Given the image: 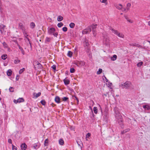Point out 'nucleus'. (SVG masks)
<instances>
[{
	"label": "nucleus",
	"instance_id": "obj_35",
	"mask_svg": "<svg viewBox=\"0 0 150 150\" xmlns=\"http://www.w3.org/2000/svg\"><path fill=\"white\" fill-rule=\"evenodd\" d=\"M102 69H98V71H97V74H100L102 72Z\"/></svg>",
	"mask_w": 150,
	"mask_h": 150
},
{
	"label": "nucleus",
	"instance_id": "obj_16",
	"mask_svg": "<svg viewBox=\"0 0 150 150\" xmlns=\"http://www.w3.org/2000/svg\"><path fill=\"white\" fill-rule=\"evenodd\" d=\"M59 144L63 145L64 144V142L62 139H60L59 140Z\"/></svg>",
	"mask_w": 150,
	"mask_h": 150
},
{
	"label": "nucleus",
	"instance_id": "obj_18",
	"mask_svg": "<svg viewBox=\"0 0 150 150\" xmlns=\"http://www.w3.org/2000/svg\"><path fill=\"white\" fill-rule=\"evenodd\" d=\"M24 101V99L22 98H19L17 100L16 103H21Z\"/></svg>",
	"mask_w": 150,
	"mask_h": 150
},
{
	"label": "nucleus",
	"instance_id": "obj_33",
	"mask_svg": "<svg viewBox=\"0 0 150 150\" xmlns=\"http://www.w3.org/2000/svg\"><path fill=\"white\" fill-rule=\"evenodd\" d=\"M77 143L79 146H80L81 144H82V142L80 140H78L77 141Z\"/></svg>",
	"mask_w": 150,
	"mask_h": 150
},
{
	"label": "nucleus",
	"instance_id": "obj_5",
	"mask_svg": "<svg viewBox=\"0 0 150 150\" xmlns=\"http://www.w3.org/2000/svg\"><path fill=\"white\" fill-rule=\"evenodd\" d=\"M6 27L5 25L3 24L0 25V31L2 34H4L6 31L4 30V28Z\"/></svg>",
	"mask_w": 150,
	"mask_h": 150
},
{
	"label": "nucleus",
	"instance_id": "obj_3",
	"mask_svg": "<svg viewBox=\"0 0 150 150\" xmlns=\"http://www.w3.org/2000/svg\"><path fill=\"white\" fill-rule=\"evenodd\" d=\"M110 30H112L115 34L117 35L118 37L122 38H124V35L122 33H120L117 30H114L111 28H110Z\"/></svg>",
	"mask_w": 150,
	"mask_h": 150
},
{
	"label": "nucleus",
	"instance_id": "obj_45",
	"mask_svg": "<svg viewBox=\"0 0 150 150\" xmlns=\"http://www.w3.org/2000/svg\"><path fill=\"white\" fill-rule=\"evenodd\" d=\"M62 30L64 32H66L67 30V28L66 27H64L62 28Z\"/></svg>",
	"mask_w": 150,
	"mask_h": 150
},
{
	"label": "nucleus",
	"instance_id": "obj_62",
	"mask_svg": "<svg viewBox=\"0 0 150 150\" xmlns=\"http://www.w3.org/2000/svg\"><path fill=\"white\" fill-rule=\"evenodd\" d=\"M106 41L107 42H108V41H109V40H108V39L107 38H106Z\"/></svg>",
	"mask_w": 150,
	"mask_h": 150
},
{
	"label": "nucleus",
	"instance_id": "obj_53",
	"mask_svg": "<svg viewBox=\"0 0 150 150\" xmlns=\"http://www.w3.org/2000/svg\"><path fill=\"white\" fill-rule=\"evenodd\" d=\"M121 10H122V11H125L126 12H127V11H126V9L125 8H122Z\"/></svg>",
	"mask_w": 150,
	"mask_h": 150
},
{
	"label": "nucleus",
	"instance_id": "obj_38",
	"mask_svg": "<svg viewBox=\"0 0 150 150\" xmlns=\"http://www.w3.org/2000/svg\"><path fill=\"white\" fill-rule=\"evenodd\" d=\"M48 139H46L45 140L44 145L45 146H47L48 145Z\"/></svg>",
	"mask_w": 150,
	"mask_h": 150
},
{
	"label": "nucleus",
	"instance_id": "obj_12",
	"mask_svg": "<svg viewBox=\"0 0 150 150\" xmlns=\"http://www.w3.org/2000/svg\"><path fill=\"white\" fill-rule=\"evenodd\" d=\"M17 45L18 46L19 49L21 51L22 54L23 55L25 54V51L23 49V48L21 46H20V45L18 44V43L17 44Z\"/></svg>",
	"mask_w": 150,
	"mask_h": 150
},
{
	"label": "nucleus",
	"instance_id": "obj_40",
	"mask_svg": "<svg viewBox=\"0 0 150 150\" xmlns=\"http://www.w3.org/2000/svg\"><path fill=\"white\" fill-rule=\"evenodd\" d=\"M142 64H143L142 62H139L138 63H137V66L138 67H140L142 65Z\"/></svg>",
	"mask_w": 150,
	"mask_h": 150
},
{
	"label": "nucleus",
	"instance_id": "obj_47",
	"mask_svg": "<svg viewBox=\"0 0 150 150\" xmlns=\"http://www.w3.org/2000/svg\"><path fill=\"white\" fill-rule=\"evenodd\" d=\"M68 99L69 98L67 97H64L62 98L63 100L64 101H66L68 100Z\"/></svg>",
	"mask_w": 150,
	"mask_h": 150
},
{
	"label": "nucleus",
	"instance_id": "obj_29",
	"mask_svg": "<svg viewBox=\"0 0 150 150\" xmlns=\"http://www.w3.org/2000/svg\"><path fill=\"white\" fill-rule=\"evenodd\" d=\"M72 52L71 51H69L68 52L67 55L69 57H71L72 56Z\"/></svg>",
	"mask_w": 150,
	"mask_h": 150
},
{
	"label": "nucleus",
	"instance_id": "obj_14",
	"mask_svg": "<svg viewBox=\"0 0 150 150\" xmlns=\"http://www.w3.org/2000/svg\"><path fill=\"white\" fill-rule=\"evenodd\" d=\"M129 45L130 46H135L136 47H141V46L140 45H139L138 44H136V43H130Z\"/></svg>",
	"mask_w": 150,
	"mask_h": 150
},
{
	"label": "nucleus",
	"instance_id": "obj_56",
	"mask_svg": "<svg viewBox=\"0 0 150 150\" xmlns=\"http://www.w3.org/2000/svg\"><path fill=\"white\" fill-rule=\"evenodd\" d=\"M8 142L10 144L12 143V140L11 139H9L8 140Z\"/></svg>",
	"mask_w": 150,
	"mask_h": 150
},
{
	"label": "nucleus",
	"instance_id": "obj_1",
	"mask_svg": "<svg viewBox=\"0 0 150 150\" xmlns=\"http://www.w3.org/2000/svg\"><path fill=\"white\" fill-rule=\"evenodd\" d=\"M115 112V117L116 118L119 120L118 122L121 126V127L123 128V125L122 124V116L121 114L119 112L118 109L117 107H115L114 108Z\"/></svg>",
	"mask_w": 150,
	"mask_h": 150
},
{
	"label": "nucleus",
	"instance_id": "obj_37",
	"mask_svg": "<svg viewBox=\"0 0 150 150\" xmlns=\"http://www.w3.org/2000/svg\"><path fill=\"white\" fill-rule=\"evenodd\" d=\"M3 46L4 48H7L8 47V45L5 42L3 43Z\"/></svg>",
	"mask_w": 150,
	"mask_h": 150
},
{
	"label": "nucleus",
	"instance_id": "obj_30",
	"mask_svg": "<svg viewBox=\"0 0 150 150\" xmlns=\"http://www.w3.org/2000/svg\"><path fill=\"white\" fill-rule=\"evenodd\" d=\"M100 2L102 3H104L106 5L108 4L107 1V0H100Z\"/></svg>",
	"mask_w": 150,
	"mask_h": 150
},
{
	"label": "nucleus",
	"instance_id": "obj_32",
	"mask_svg": "<svg viewBox=\"0 0 150 150\" xmlns=\"http://www.w3.org/2000/svg\"><path fill=\"white\" fill-rule=\"evenodd\" d=\"M30 26L31 28H33L35 27V25L34 23L31 22L30 24Z\"/></svg>",
	"mask_w": 150,
	"mask_h": 150
},
{
	"label": "nucleus",
	"instance_id": "obj_51",
	"mask_svg": "<svg viewBox=\"0 0 150 150\" xmlns=\"http://www.w3.org/2000/svg\"><path fill=\"white\" fill-rule=\"evenodd\" d=\"M52 68L54 70H55L56 69V65H53L52 67Z\"/></svg>",
	"mask_w": 150,
	"mask_h": 150
},
{
	"label": "nucleus",
	"instance_id": "obj_21",
	"mask_svg": "<svg viewBox=\"0 0 150 150\" xmlns=\"http://www.w3.org/2000/svg\"><path fill=\"white\" fill-rule=\"evenodd\" d=\"M130 129L129 128L127 129H126L122 131L121 132L122 134H123L128 132H129L130 130Z\"/></svg>",
	"mask_w": 150,
	"mask_h": 150
},
{
	"label": "nucleus",
	"instance_id": "obj_50",
	"mask_svg": "<svg viewBox=\"0 0 150 150\" xmlns=\"http://www.w3.org/2000/svg\"><path fill=\"white\" fill-rule=\"evenodd\" d=\"M12 150H16L17 147L13 145H12Z\"/></svg>",
	"mask_w": 150,
	"mask_h": 150
},
{
	"label": "nucleus",
	"instance_id": "obj_28",
	"mask_svg": "<svg viewBox=\"0 0 150 150\" xmlns=\"http://www.w3.org/2000/svg\"><path fill=\"white\" fill-rule=\"evenodd\" d=\"M93 111L94 112V113L95 114H97L98 113V108H97L96 107H95L93 108Z\"/></svg>",
	"mask_w": 150,
	"mask_h": 150
},
{
	"label": "nucleus",
	"instance_id": "obj_59",
	"mask_svg": "<svg viewBox=\"0 0 150 150\" xmlns=\"http://www.w3.org/2000/svg\"><path fill=\"white\" fill-rule=\"evenodd\" d=\"M91 110L92 113V115H93V117H94V114L93 113V110H92V108H91Z\"/></svg>",
	"mask_w": 150,
	"mask_h": 150
},
{
	"label": "nucleus",
	"instance_id": "obj_44",
	"mask_svg": "<svg viewBox=\"0 0 150 150\" xmlns=\"http://www.w3.org/2000/svg\"><path fill=\"white\" fill-rule=\"evenodd\" d=\"M41 103L42 104V105H44L45 104V100H42L41 102Z\"/></svg>",
	"mask_w": 150,
	"mask_h": 150
},
{
	"label": "nucleus",
	"instance_id": "obj_41",
	"mask_svg": "<svg viewBox=\"0 0 150 150\" xmlns=\"http://www.w3.org/2000/svg\"><path fill=\"white\" fill-rule=\"evenodd\" d=\"M25 70V69L24 68H23V69H20L19 71V74H21L22 72H23Z\"/></svg>",
	"mask_w": 150,
	"mask_h": 150
},
{
	"label": "nucleus",
	"instance_id": "obj_49",
	"mask_svg": "<svg viewBox=\"0 0 150 150\" xmlns=\"http://www.w3.org/2000/svg\"><path fill=\"white\" fill-rule=\"evenodd\" d=\"M93 35L94 36H96V32L95 30H92Z\"/></svg>",
	"mask_w": 150,
	"mask_h": 150
},
{
	"label": "nucleus",
	"instance_id": "obj_57",
	"mask_svg": "<svg viewBox=\"0 0 150 150\" xmlns=\"http://www.w3.org/2000/svg\"><path fill=\"white\" fill-rule=\"evenodd\" d=\"M131 6V4L130 3H128L127 4V7H130Z\"/></svg>",
	"mask_w": 150,
	"mask_h": 150
},
{
	"label": "nucleus",
	"instance_id": "obj_22",
	"mask_svg": "<svg viewBox=\"0 0 150 150\" xmlns=\"http://www.w3.org/2000/svg\"><path fill=\"white\" fill-rule=\"evenodd\" d=\"M88 33H89L87 28L83 30L82 31V33L83 34H87Z\"/></svg>",
	"mask_w": 150,
	"mask_h": 150
},
{
	"label": "nucleus",
	"instance_id": "obj_60",
	"mask_svg": "<svg viewBox=\"0 0 150 150\" xmlns=\"http://www.w3.org/2000/svg\"><path fill=\"white\" fill-rule=\"evenodd\" d=\"M16 79L17 80H18V79H19V78H18V75H17L16 76Z\"/></svg>",
	"mask_w": 150,
	"mask_h": 150
},
{
	"label": "nucleus",
	"instance_id": "obj_48",
	"mask_svg": "<svg viewBox=\"0 0 150 150\" xmlns=\"http://www.w3.org/2000/svg\"><path fill=\"white\" fill-rule=\"evenodd\" d=\"M87 28L88 29V32L89 33V32H91V28L90 26H88L87 27Z\"/></svg>",
	"mask_w": 150,
	"mask_h": 150
},
{
	"label": "nucleus",
	"instance_id": "obj_46",
	"mask_svg": "<svg viewBox=\"0 0 150 150\" xmlns=\"http://www.w3.org/2000/svg\"><path fill=\"white\" fill-rule=\"evenodd\" d=\"M51 39L50 38L48 37H46L45 39V41L47 42H49L50 41Z\"/></svg>",
	"mask_w": 150,
	"mask_h": 150
},
{
	"label": "nucleus",
	"instance_id": "obj_55",
	"mask_svg": "<svg viewBox=\"0 0 150 150\" xmlns=\"http://www.w3.org/2000/svg\"><path fill=\"white\" fill-rule=\"evenodd\" d=\"M104 78L105 79V81L106 82H108V79H106V77H105V76H103V80L104 79Z\"/></svg>",
	"mask_w": 150,
	"mask_h": 150
},
{
	"label": "nucleus",
	"instance_id": "obj_10",
	"mask_svg": "<svg viewBox=\"0 0 150 150\" xmlns=\"http://www.w3.org/2000/svg\"><path fill=\"white\" fill-rule=\"evenodd\" d=\"M41 94V93L40 92H38V93H33V96H34V97L37 98Z\"/></svg>",
	"mask_w": 150,
	"mask_h": 150
},
{
	"label": "nucleus",
	"instance_id": "obj_24",
	"mask_svg": "<svg viewBox=\"0 0 150 150\" xmlns=\"http://www.w3.org/2000/svg\"><path fill=\"white\" fill-rule=\"evenodd\" d=\"M117 58V56L116 55L114 54L113 55L112 57L111 58V59L112 61H115L116 60Z\"/></svg>",
	"mask_w": 150,
	"mask_h": 150
},
{
	"label": "nucleus",
	"instance_id": "obj_34",
	"mask_svg": "<svg viewBox=\"0 0 150 150\" xmlns=\"http://www.w3.org/2000/svg\"><path fill=\"white\" fill-rule=\"evenodd\" d=\"M63 25V23L62 22H60L57 25L59 28L61 27Z\"/></svg>",
	"mask_w": 150,
	"mask_h": 150
},
{
	"label": "nucleus",
	"instance_id": "obj_58",
	"mask_svg": "<svg viewBox=\"0 0 150 150\" xmlns=\"http://www.w3.org/2000/svg\"><path fill=\"white\" fill-rule=\"evenodd\" d=\"M38 63L37 64L38 65V67L40 68L41 67V66H42L41 65V64H40L38 62Z\"/></svg>",
	"mask_w": 150,
	"mask_h": 150
},
{
	"label": "nucleus",
	"instance_id": "obj_36",
	"mask_svg": "<svg viewBox=\"0 0 150 150\" xmlns=\"http://www.w3.org/2000/svg\"><path fill=\"white\" fill-rule=\"evenodd\" d=\"M33 147L35 149H38L39 147V146L36 144H35L33 146Z\"/></svg>",
	"mask_w": 150,
	"mask_h": 150
},
{
	"label": "nucleus",
	"instance_id": "obj_13",
	"mask_svg": "<svg viewBox=\"0 0 150 150\" xmlns=\"http://www.w3.org/2000/svg\"><path fill=\"white\" fill-rule=\"evenodd\" d=\"M63 81L65 84L66 85L69 84L70 83V81L69 79H67L66 78Z\"/></svg>",
	"mask_w": 150,
	"mask_h": 150
},
{
	"label": "nucleus",
	"instance_id": "obj_25",
	"mask_svg": "<svg viewBox=\"0 0 150 150\" xmlns=\"http://www.w3.org/2000/svg\"><path fill=\"white\" fill-rule=\"evenodd\" d=\"M7 56L6 54H4L1 56V58L4 60L6 59L7 58Z\"/></svg>",
	"mask_w": 150,
	"mask_h": 150
},
{
	"label": "nucleus",
	"instance_id": "obj_6",
	"mask_svg": "<svg viewBox=\"0 0 150 150\" xmlns=\"http://www.w3.org/2000/svg\"><path fill=\"white\" fill-rule=\"evenodd\" d=\"M75 64L78 67H81L84 65L85 63L82 61H78L76 62Z\"/></svg>",
	"mask_w": 150,
	"mask_h": 150
},
{
	"label": "nucleus",
	"instance_id": "obj_43",
	"mask_svg": "<svg viewBox=\"0 0 150 150\" xmlns=\"http://www.w3.org/2000/svg\"><path fill=\"white\" fill-rule=\"evenodd\" d=\"M14 88L13 87H10L9 88V90L11 92H13L14 91Z\"/></svg>",
	"mask_w": 150,
	"mask_h": 150
},
{
	"label": "nucleus",
	"instance_id": "obj_7",
	"mask_svg": "<svg viewBox=\"0 0 150 150\" xmlns=\"http://www.w3.org/2000/svg\"><path fill=\"white\" fill-rule=\"evenodd\" d=\"M84 47L86 48H88V50L89 49V43L88 40H85V42L84 43Z\"/></svg>",
	"mask_w": 150,
	"mask_h": 150
},
{
	"label": "nucleus",
	"instance_id": "obj_9",
	"mask_svg": "<svg viewBox=\"0 0 150 150\" xmlns=\"http://www.w3.org/2000/svg\"><path fill=\"white\" fill-rule=\"evenodd\" d=\"M18 27L19 28L22 30V31H23L25 30V28H24L23 25V24L21 23L19 24Z\"/></svg>",
	"mask_w": 150,
	"mask_h": 150
},
{
	"label": "nucleus",
	"instance_id": "obj_20",
	"mask_svg": "<svg viewBox=\"0 0 150 150\" xmlns=\"http://www.w3.org/2000/svg\"><path fill=\"white\" fill-rule=\"evenodd\" d=\"M63 19V17L61 16H59L57 18V20L58 21H62Z\"/></svg>",
	"mask_w": 150,
	"mask_h": 150
},
{
	"label": "nucleus",
	"instance_id": "obj_8",
	"mask_svg": "<svg viewBox=\"0 0 150 150\" xmlns=\"http://www.w3.org/2000/svg\"><path fill=\"white\" fill-rule=\"evenodd\" d=\"M23 32V35H24V37H25V38L26 39L28 40V41L29 42V43H30V45H31V43H30V42L29 41V39L27 37V36H28V35H27V33L25 30H24L23 31H22Z\"/></svg>",
	"mask_w": 150,
	"mask_h": 150
},
{
	"label": "nucleus",
	"instance_id": "obj_19",
	"mask_svg": "<svg viewBox=\"0 0 150 150\" xmlns=\"http://www.w3.org/2000/svg\"><path fill=\"white\" fill-rule=\"evenodd\" d=\"M115 7L119 10H121L122 8V5L121 4L117 5Z\"/></svg>",
	"mask_w": 150,
	"mask_h": 150
},
{
	"label": "nucleus",
	"instance_id": "obj_54",
	"mask_svg": "<svg viewBox=\"0 0 150 150\" xmlns=\"http://www.w3.org/2000/svg\"><path fill=\"white\" fill-rule=\"evenodd\" d=\"M53 35L56 37H57V35H58V33H53Z\"/></svg>",
	"mask_w": 150,
	"mask_h": 150
},
{
	"label": "nucleus",
	"instance_id": "obj_4",
	"mask_svg": "<svg viewBox=\"0 0 150 150\" xmlns=\"http://www.w3.org/2000/svg\"><path fill=\"white\" fill-rule=\"evenodd\" d=\"M55 30V29L54 28H48V33L50 35L53 34Z\"/></svg>",
	"mask_w": 150,
	"mask_h": 150
},
{
	"label": "nucleus",
	"instance_id": "obj_31",
	"mask_svg": "<svg viewBox=\"0 0 150 150\" xmlns=\"http://www.w3.org/2000/svg\"><path fill=\"white\" fill-rule=\"evenodd\" d=\"M143 107L145 109H146L147 110H149L150 109L149 106L147 105H144Z\"/></svg>",
	"mask_w": 150,
	"mask_h": 150
},
{
	"label": "nucleus",
	"instance_id": "obj_64",
	"mask_svg": "<svg viewBox=\"0 0 150 150\" xmlns=\"http://www.w3.org/2000/svg\"><path fill=\"white\" fill-rule=\"evenodd\" d=\"M148 25L150 26V21L148 22Z\"/></svg>",
	"mask_w": 150,
	"mask_h": 150
},
{
	"label": "nucleus",
	"instance_id": "obj_26",
	"mask_svg": "<svg viewBox=\"0 0 150 150\" xmlns=\"http://www.w3.org/2000/svg\"><path fill=\"white\" fill-rule=\"evenodd\" d=\"M69 27H70V28H74V26H75V24L74 23H71L69 24Z\"/></svg>",
	"mask_w": 150,
	"mask_h": 150
},
{
	"label": "nucleus",
	"instance_id": "obj_27",
	"mask_svg": "<svg viewBox=\"0 0 150 150\" xmlns=\"http://www.w3.org/2000/svg\"><path fill=\"white\" fill-rule=\"evenodd\" d=\"M12 72L11 69H9L7 72V74L8 76H11L12 74Z\"/></svg>",
	"mask_w": 150,
	"mask_h": 150
},
{
	"label": "nucleus",
	"instance_id": "obj_11",
	"mask_svg": "<svg viewBox=\"0 0 150 150\" xmlns=\"http://www.w3.org/2000/svg\"><path fill=\"white\" fill-rule=\"evenodd\" d=\"M27 145L25 144H22L21 146V148L22 149L25 150L27 148Z\"/></svg>",
	"mask_w": 150,
	"mask_h": 150
},
{
	"label": "nucleus",
	"instance_id": "obj_15",
	"mask_svg": "<svg viewBox=\"0 0 150 150\" xmlns=\"http://www.w3.org/2000/svg\"><path fill=\"white\" fill-rule=\"evenodd\" d=\"M55 101L58 103L60 102V98L58 96H57L55 98Z\"/></svg>",
	"mask_w": 150,
	"mask_h": 150
},
{
	"label": "nucleus",
	"instance_id": "obj_61",
	"mask_svg": "<svg viewBox=\"0 0 150 150\" xmlns=\"http://www.w3.org/2000/svg\"><path fill=\"white\" fill-rule=\"evenodd\" d=\"M16 101H17V100H13V102L14 103H16Z\"/></svg>",
	"mask_w": 150,
	"mask_h": 150
},
{
	"label": "nucleus",
	"instance_id": "obj_17",
	"mask_svg": "<svg viewBox=\"0 0 150 150\" xmlns=\"http://www.w3.org/2000/svg\"><path fill=\"white\" fill-rule=\"evenodd\" d=\"M97 24H93L90 26L92 30H95V29L96 28Z\"/></svg>",
	"mask_w": 150,
	"mask_h": 150
},
{
	"label": "nucleus",
	"instance_id": "obj_42",
	"mask_svg": "<svg viewBox=\"0 0 150 150\" xmlns=\"http://www.w3.org/2000/svg\"><path fill=\"white\" fill-rule=\"evenodd\" d=\"M75 70L74 68H71L70 69V72L71 73H73L75 72Z\"/></svg>",
	"mask_w": 150,
	"mask_h": 150
},
{
	"label": "nucleus",
	"instance_id": "obj_39",
	"mask_svg": "<svg viewBox=\"0 0 150 150\" xmlns=\"http://www.w3.org/2000/svg\"><path fill=\"white\" fill-rule=\"evenodd\" d=\"M20 62V60H19L18 59H15L14 61V63L15 64H17L18 63Z\"/></svg>",
	"mask_w": 150,
	"mask_h": 150
},
{
	"label": "nucleus",
	"instance_id": "obj_2",
	"mask_svg": "<svg viewBox=\"0 0 150 150\" xmlns=\"http://www.w3.org/2000/svg\"><path fill=\"white\" fill-rule=\"evenodd\" d=\"M131 85L132 83L130 81H127L124 83L120 84V87L123 89H128L130 88Z\"/></svg>",
	"mask_w": 150,
	"mask_h": 150
},
{
	"label": "nucleus",
	"instance_id": "obj_63",
	"mask_svg": "<svg viewBox=\"0 0 150 150\" xmlns=\"http://www.w3.org/2000/svg\"><path fill=\"white\" fill-rule=\"evenodd\" d=\"M75 97L76 98V99L77 100V101H78V100H79L78 98L76 96H75Z\"/></svg>",
	"mask_w": 150,
	"mask_h": 150
},
{
	"label": "nucleus",
	"instance_id": "obj_23",
	"mask_svg": "<svg viewBox=\"0 0 150 150\" xmlns=\"http://www.w3.org/2000/svg\"><path fill=\"white\" fill-rule=\"evenodd\" d=\"M124 17L126 18V19L127 20V21L131 23H132L133 22V21L132 20L129 19V18H128L125 15L124 16Z\"/></svg>",
	"mask_w": 150,
	"mask_h": 150
},
{
	"label": "nucleus",
	"instance_id": "obj_52",
	"mask_svg": "<svg viewBox=\"0 0 150 150\" xmlns=\"http://www.w3.org/2000/svg\"><path fill=\"white\" fill-rule=\"evenodd\" d=\"M91 134L89 133H88L86 135V138H88L91 136Z\"/></svg>",
	"mask_w": 150,
	"mask_h": 150
}]
</instances>
